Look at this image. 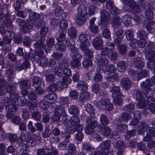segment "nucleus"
<instances>
[{
  "instance_id": "obj_1",
  "label": "nucleus",
  "mask_w": 155,
  "mask_h": 155,
  "mask_svg": "<svg viewBox=\"0 0 155 155\" xmlns=\"http://www.w3.org/2000/svg\"><path fill=\"white\" fill-rule=\"evenodd\" d=\"M153 44L151 43L147 45L144 49L145 55L148 57L149 62L148 63V67L153 68L155 65V51H154Z\"/></svg>"
},
{
  "instance_id": "obj_2",
  "label": "nucleus",
  "mask_w": 155,
  "mask_h": 155,
  "mask_svg": "<svg viewBox=\"0 0 155 155\" xmlns=\"http://www.w3.org/2000/svg\"><path fill=\"white\" fill-rule=\"evenodd\" d=\"M87 11L84 5H81L78 8V13L76 16V22L79 25L84 24L87 19Z\"/></svg>"
},
{
  "instance_id": "obj_3",
  "label": "nucleus",
  "mask_w": 155,
  "mask_h": 155,
  "mask_svg": "<svg viewBox=\"0 0 155 155\" xmlns=\"http://www.w3.org/2000/svg\"><path fill=\"white\" fill-rule=\"evenodd\" d=\"M87 127L85 128V133L87 134H91L94 133V129L96 127L97 124L95 120L94 117L89 116L87 120Z\"/></svg>"
},
{
  "instance_id": "obj_4",
  "label": "nucleus",
  "mask_w": 155,
  "mask_h": 155,
  "mask_svg": "<svg viewBox=\"0 0 155 155\" xmlns=\"http://www.w3.org/2000/svg\"><path fill=\"white\" fill-rule=\"evenodd\" d=\"M16 83H15L12 84L10 83L7 85V92L11 94L10 98L9 99L11 101L15 103L18 100V95L15 92L16 87H15Z\"/></svg>"
},
{
  "instance_id": "obj_5",
  "label": "nucleus",
  "mask_w": 155,
  "mask_h": 155,
  "mask_svg": "<svg viewBox=\"0 0 155 155\" xmlns=\"http://www.w3.org/2000/svg\"><path fill=\"white\" fill-rule=\"evenodd\" d=\"M38 40L34 43V46L35 49V53L38 51H42V48L46 49V46L44 44L45 41V38L43 37H37Z\"/></svg>"
},
{
  "instance_id": "obj_6",
  "label": "nucleus",
  "mask_w": 155,
  "mask_h": 155,
  "mask_svg": "<svg viewBox=\"0 0 155 155\" xmlns=\"http://www.w3.org/2000/svg\"><path fill=\"white\" fill-rule=\"evenodd\" d=\"M37 57L36 61L38 64L41 66H47L48 64V60L44 56V52L43 51H38L36 53Z\"/></svg>"
},
{
  "instance_id": "obj_7",
  "label": "nucleus",
  "mask_w": 155,
  "mask_h": 155,
  "mask_svg": "<svg viewBox=\"0 0 155 155\" xmlns=\"http://www.w3.org/2000/svg\"><path fill=\"white\" fill-rule=\"evenodd\" d=\"M4 104L6 112H15L17 109L15 103L11 101L8 97L5 98Z\"/></svg>"
},
{
  "instance_id": "obj_8",
  "label": "nucleus",
  "mask_w": 155,
  "mask_h": 155,
  "mask_svg": "<svg viewBox=\"0 0 155 155\" xmlns=\"http://www.w3.org/2000/svg\"><path fill=\"white\" fill-rule=\"evenodd\" d=\"M63 58H61L58 61V65L54 67L53 68L54 74L58 77H62L63 74Z\"/></svg>"
},
{
  "instance_id": "obj_9",
  "label": "nucleus",
  "mask_w": 155,
  "mask_h": 155,
  "mask_svg": "<svg viewBox=\"0 0 155 155\" xmlns=\"http://www.w3.org/2000/svg\"><path fill=\"white\" fill-rule=\"evenodd\" d=\"M82 55L80 53H77L72 57V61L70 63L71 66L75 68H78L81 65L80 60Z\"/></svg>"
},
{
  "instance_id": "obj_10",
  "label": "nucleus",
  "mask_w": 155,
  "mask_h": 155,
  "mask_svg": "<svg viewBox=\"0 0 155 155\" xmlns=\"http://www.w3.org/2000/svg\"><path fill=\"white\" fill-rule=\"evenodd\" d=\"M30 66L29 61L27 60H25L22 64H21L20 60H17L16 62L15 66L17 70L20 71L22 70H26Z\"/></svg>"
},
{
  "instance_id": "obj_11",
  "label": "nucleus",
  "mask_w": 155,
  "mask_h": 155,
  "mask_svg": "<svg viewBox=\"0 0 155 155\" xmlns=\"http://www.w3.org/2000/svg\"><path fill=\"white\" fill-rule=\"evenodd\" d=\"M100 14L101 18V23L104 26H106L108 23L110 18V15L107 12L104 10L101 11Z\"/></svg>"
},
{
  "instance_id": "obj_12",
  "label": "nucleus",
  "mask_w": 155,
  "mask_h": 155,
  "mask_svg": "<svg viewBox=\"0 0 155 155\" xmlns=\"http://www.w3.org/2000/svg\"><path fill=\"white\" fill-rule=\"evenodd\" d=\"M103 40L101 36H98L95 38L92 41L93 46L97 50L101 49L102 47Z\"/></svg>"
},
{
  "instance_id": "obj_13",
  "label": "nucleus",
  "mask_w": 155,
  "mask_h": 155,
  "mask_svg": "<svg viewBox=\"0 0 155 155\" xmlns=\"http://www.w3.org/2000/svg\"><path fill=\"white\" fill-rule=\"evenodd\" d=\"M120 83L122 87L126 90L130 88L133 84L131 80L127 78H122L120 81Z\"/></svg>"
},
{
  "instance_id": "obj_14",
  "label": "nucleus",
  "mask_w": 155,
  "mask_h": 155,
  "mask_svg": "<svg viewBox=\"0 0 155 155\" xmlns=\"http://www.w3.org/2000/svg\"><path fill=\"white\" fill-rule=\"evenodd\" d=\"M33 22L32 20L30 19L28 20L26 24L21 27L20 31L24 33H28L30 29H31L33 26Z\"/></svg>"
},
{
  "instance_id": "obj_15",
  "label": "nucleus",
  "mask_w": 155,
  "mask_h": 155,
  "mask_svg": "<svg viewBox=\"0 0 155 155\" xmlns=\"http://www.w3.org/2000/svg\"><path fill=\"white\" fill-rule=\"evenodd\" d=\"M69 64L68 61L65 59H63V74L68 76H70L71 75V71L70 69L68 67Z\"/></svg>"
},
{
  "instance_id": "obj_16",
  "label": "nucleus",
  "mask_w": 155,
  "mask_h": 155,
  "mask_svg": "<svg viewBox=\"0 0 155 155\" xmlns=\"http://www.w3.org/2000/svg\"><path fill=\"white\" fill-rule=\"evenodd\" d=\"M57 96L54 93H50L46 95L44 99V100L49 103H53L56 100Z\"/></svg>"
},
{
  "instance_id": "obj_17",
  "label": "nucleus",
  "mask_w": 155,
  "mask_h": 155,
  "mask_svg": "<svg viewBox=\"0 0 155 155\" xmlns=\"http://www.w3.org/2000/svg\"><path fill=\"white\" fill-rule=\"evenodd\" d=\"M68 111L71 115L78 116L79 115L80 110L78 106L72 105H71L69 107Z\"/></svg>"
},
{
  "instance_id": "obj_18",
  "label": "nucleus",
  "mask_w": 155,
  "mask_h": 155,
  "mask_svg": "<svg viewBox=\"0 0 155 155\" xmlns=\"http://www.w3.org/2000/svg\"><path fill=\"white\" fill-rule=\"evenodd\" d=\"M127 67V64L124 61H121L117 64V68L119 72L124 71Z\"/></svg>"
},
{
  "instance_id": "obj_19",
  "label": "nucleus",
  "mask_w": 155,
  "mask_h": 155,
  "mask_svg": "<svg viewBox=\"0 0 155 155\" xmlns=\"http://www.w3.org/2000/svg\"><path fill=\"white\" fill-rule=\"evenodd\" d=\"M131 118V115L126 112H123L121 114L118 118L120 121H128Z\"/></svg>"
},
{
  "instance_id": "obj_20",
  "label": "nucleus",
  "mask_w": 155,
  "mask_h": 155,
  "mask_svg": "<svg viewBox=\"0 0 155 155\" xmlns=\"http://www.w3.org/2000/svg\"><path fill=\"white\" fill-rule=\"evenodd\" d=\"M19 86L21 89L29 87L30 86V82L28 79H21L18 82Z\"/></svg>"
},
{
  "instance_id": "obj_21",
  "label": "nucleus",
  "mask_w": 155,
  "mask_h": 155,
  "mask_svg": "<svg viewBox=\"0 0 155 155\" xmlns=\"http://www.w3.org/2000/svg\"><path fill=\"white\" fill-rule=\"evenodd\" d=\"M5 18L6 19L3 21V25L8 28L12 27V22L8 15H6L5 16Z\"/></svg>"
},
{
  "instance_id": "obj_22",
  "label": "nucleus",
  "mask_w": 155,
  "mask_h": 155,
  "mask_svg": "<svg viewBox=\"0 0 155 155\" xmlns=\"http://www.w3.org/2000/svg\"><path fill=\"white\" fill-rule=\"evenodd\" d=\"M42 83V79L38 76H34L33 78V86L35 87H40Z\"/></svg>"
},
{
  "instance_id": "obj_23",
  "label": "nucleus",
  "mask_w": 155,
  "mask_h": 155,
  "mask_svg": "<svg viewBox=\"0 0 155 155\" xmlns=\"http://www.w3.org/2000/svg\"><path fill=\"white\" fill-rule=\"evenodd\" d=\"M111 91L112 93V97L118 96L121 97L122 94L120 91V87L119 86H115L111 88Z\"/></svg>"
},
{
  "instance_id": "obj_24",
  "label": "nucleus",
  "mask_w": 155,
  "mask_h": 155,
  "mask_svg": "<svg viewBox=\"0 0 155 155\" xmlns=\"http://www.w3.org/2000/svg\"><path fill=\"white\" fill-rule=\"evenodd\" d=\"M148 129V126L144 122H140L138 126L137 130L139 132V134H142L144 130L146 129Z\"/></svg>"
},
{
  "instance_id": "obj_25",
  "label": "nucleus",
  "mask_w": 155,
  "mask_h": 155,
  "mask_svg": "<svg viewBox=\"0 0 155 155\" xmlns=\"http://www.w3.org/2000/svg\"><path fill=\"white\" fill-rule=\"evenodd\" d=\"M122 21L124 25L127 26H129L131 23V19L130 17L128 15L123 16Z\"/></svg>"
},
{
  "instance_id": "obj_26",
  "label": "nucleus",
  "mask_w": 155,
  "mask_h": 155,
  "mask_svg": "<svg viewBox=\"0 0 155 155\" xmlns=\"http://www.w3.org/2000/svg\"><path fill=\"white\" fill-rule=\"evenodd\" d=\"M66 34L64 32L62 31H59L58 36L56 40L59 42H61L66 40Z\"/></svg>"
},
{
  "instance_id": "obj_27",
  "label": "nucleus",
  "mask_w": 155,
  "mask_h": 155,
  "mask_svg": "<svg viewBox=\"0 0 155 155\" xmlns=\"http://www.w3.org/2000/svg\"><path fill=\"white\" fill-rule=\"evenodd\" d=\"M14 70L11 68L9 65H8L7 69L6 72L5 74L9 78L12 79L14 78Z\"/></svg>"
},
{
  "instance_id": "obj_28",
  "label": "nucleus",
  "mask_w": 155,
  "mask_h": 155,
  "mask_svg": "<svg viewBox=\"0 0 155 155\" xmlns=\"http://www.w3.org/2000/svg\"><path fill=\"white\" fill-rule=\"evenodd\" d=\"M54 112L55 114L60 115L66 113L64 107L62 106H56Z\"/></svg>"
},
{
  "instance_id": "obj_29",
  "label": "nucleus",
  "mask_w": 155,
  "mask_h": 155,
  "mask_svg": "<svg viewBox=\"0 0 155 155\" xmlns=\"http://www.w3.org/2000/svg\"><path fill=\"white\" fill-rule=\"evenodd\" d=\"M117 74L115 73L114 74L108 75L107 77V80L108 82L112 83L115 81H117Z\"/></svg>"
},
{
  "instance_id": "obj_30",
  "label": "nucleus",
  "mask_w": 155,
  "mask_h": 155,
  "mask_svg": "<svg viewBox=\"0 0 155 155\" xmlns=\"http://www.w3.org/2000/svg\"><path fill=\"white\" fill-rule=\"evenodd\" d=\"M97 64L101 66H104L107 65L109 63L107 59L103 57H101L98 60Z\"/></svg>"
},
{
  "instance_id": "obj_31",
  "label": "nucleus",
  "mask_w": 155,
  "mask_h": 155,
  "mask_svg": "<svg viewBox=\"0 0 155 155\" xmlns=\"http://www.w3.org/2000/svg\"><path fill=\"white\" fill-rule=\"evenodd\" d=\"M90 97V94L87 92H82L80 95L79 99L84 101L87 100Z\"/></svg>"
},
{
  "instance_id": "obj_32",
  "label": "nucleus",
  "mask_w": 155,
  "mask_h": 155,
  "mask_svg": "<svg viewBox=\"0 0 155 155\" xmlns=\"http://www.w3.org/2000/svg\"><path fill=\"white\" fill-rule=\"evenodd\" d=\"M129 9L130 11L133 12H137L140 9L139 6L137 5L134 2L129 6Z\"/></svg>"
},
{
  "instance_id": "obj_33",
  "label": "nucleus",
  "mask_w": 155,
  "mask_h": 155,
  "mask_svg": "<svg viewBox=\"0 0 155 155\" xmlns=\"http://www.w3.org/2000/svg\"><path fill=\"white\" fill-rule=\"evenodd\" d=\"M121 20L120 17L117 16L114 17H113L111 20L112 23L116 26L120 25Z\"/></svg>"
},
{
  "instance_id": "obj_34",
  "label": "nucleus",
  "mask_w": 155,
  "mask_h": 155,
  "mask_svg": "<svg viewBox=\"0 0 155 155\" xmlns=\"http://www.w3.org/2000/svg\"><path fill=\"white\" fill-rule=\"evenodd\" d=\"M115 146L116 148L118 150H123L126 147L124 142L120 140L117 141L115 143Z\"/></svg>"
},
{
  "instance_id": "obj_35",
  "label": "nucleus",
  "mask_w": 155,
  "mask_h": 155,
  "mask_svg": "<svg viewBox=\"0 0 155 155\" xmlns=\"http://www.w3.org/2000/svg\"><path fill=\"white\" fill-rule=\"evenodd\" d=\"M154 24V22L153 21H150L147 23L146 28L149 33H152L154 32V29L153 26Z\"/></svg>"
},
{
  "instance_id": "obj_36",
  "label": "nucleus",
  "mask_w": 155,
  "mask_h": 155,
  "mask_svg": "<svg viewBox=\"0 0 155 155\" xmlns=\"http://www.w3.org/2000/svg\"><path fill=\"white\" fill-rule=\"evenodd\" d=\"M42 121L44 123L48 122L50 120V113L47 111H44L42 114Z\"/></svg>"
},
{
  "instance_id": "obj_37",
  "label": "nucleus",
  "mask_w": 155,
  "mask_h": 155,
  "mask_svg": "<svg viewBox=\"0 0 155 155\" xmlns=\"http://www.w3.org/2000/svg\"><path fill=\"white\" fill-rule=\"evenodd\" d=\"M146 18L148 20H152L153 18V12L151 9H147L145 12Z\"/></svg>"
},
{
  "instance_id": "obj_38",
  "label": "nucleus",
  "mask_w": 155,
  "mask_h": 155,
  "mask_svg": "<svg viewBox=\"0 0 155 155\" xmlns=\"http://www.w3.org/2000/svg\"><path fill=\"white\" fill-rule=\"evenodd\" d=\"M111 142L109 140L104 141L100 144L99 147L101 149H108L111 146Z\"/></svg>"
},
{
  "instance_id": "obj_39",
  "label": "nucleus",
  "mask_w": 155,
  "mask_h": 155,
  "mask_svg": "<svg viewBox=\"0 0 155 155\" xmlns=\"http://www.w3.org/2000/svg\"><path fill=\"white\" fill-rule=\"evenodd\" d=\"M68 151V153L71 155H74L76 153V148L74 145L72 143L70 144L69 145Z\"/></svg>"
},
{
  "instance_id": "obj_40",
  "label": "nucleus",
  "mask_w": 155,
  "mask_h": 155,
  "mask_svg": "<svg viewBox=\"0 0 155 155\" xmlns=\"http://www.w3.org/2000/svg\"><path fill=\"white\" fill-rule=\"evenodd\" d=\"M78 87L80 90L83 91H86L88 89L87 84L83 81H80L78 83Z\"/></svg>"
},
{
  "instance_id": "obj_41",
  "label": "nucleus",
  "mask_w": 155,
  "mask_h": 155,
  "mask_svg": "<svg viewBox=\"0 0 155 155\" xmlns=\"http://www.w3.org/2000/svg\"><path fill=\"white\" fill-rule=\"evenodd\" d=\"M111 129L109 127L107 126H104L102 128V134L106 137L108 136L111 133Z\"/></svg>"
},
{
  "instance_id": "obj_42",
  "label": "nucleus",
  "mask_w": 155,
  "mask_h": 155,
  "mask_svg": "<svg viewBox=\"0 0 155 155\" xmlns=\"http://www.w3.org/2000/svg\"><path fill=\"white\" fill-rule=\"evenodd\" d=\"M82 65L86 68L92 66L93 65L92 61L89 59H85L82 62Z\"/></svg>"
},
{
  "instance_id": "obj_43",
  "label": "nucleus",
  "mask_w": 155,
  "mask_h": 155,
  "mask_svg": "<svg viewBox=\"0 0 155 155\" xmlns=\"http://www.w3.org/2000/svg\"><path fill=\"white\" fill-rule=\"evenodd\" d=\"M50 151L48 148H39L37 150L36 153L37 155H45L47 151Z\"/></svg>"
},
{
  "instance_id": "obj_44",
  "label": "nucleus",
  "mask_w": 155,
  "mask_h": 155,
  "mask_svg": "<svg viewBox=\"0 0 155 155\" xmlns=\"http://www.w3.org/2000/svg\"><path fill=\"white\" fill-rule=\"evenodd\" d=\"M100 121L101 123L104 125L108 124L109 123L108 117L104 114H102L100 116Z\"/></svg>"
},
{
  "instance_id": "obj_45",
  "label": "nucleus",
  "mask_w": 155,
  "mask_h": 155,
  "mask_svg": "<svg viewBox=\"0 0 155 155\" xmlns=\"http://www.w3.org/2000/svg\"><path fill=\"white\" fill-rule=\"evenodd\" d=\"M90 38V35L88 34H81L79 36V40L81 43L86 42Z\"/></svg>"
},
{
  "instance_id": "obj_46",
  "label": "nucleus",
  "mask_w": 155,
  "mask_h": 155,
  "mask_svg": "<svg viewBox=\"0 0 155 155\" xmlns=\"http://www.w3.org/2000/svg\"><path fill=\"white\" fill-rule=\"evenodd\" d=\"M85 110L90 114L94 115L95 114L94 108L90 104H87L85 107Z\"/></svg>"
},
{
  "instance_id": "obj_47",
  "label": "nucleus",
  "mask_w": 155,
  "mask_h": 155,
  "mask_svg": "<svg viewBox=\"0 0 155 155\" xmlns=\"http://www.w3.org/2000/svg\"><path fill=\"white\" fill-rule=\"evenodd\" d=\"M148 104L147 100L144 99L139 101L137 104V107L139 108H143Z\"/></svg>"
},
{
  "instance_id": "obj_48",
  "label": "nucleus",
  "mask_w": 155,
  "mask_h": 155,
  "mask_svg": "<svg viewBox=\"0 0 155 155\" xmlns=\"http://www.w3.org/2000/svg\"><path fill=\"white\" fill-rule=\"evenodd\" d=\"M77 116H74L71 117L70 122L71 125L75 126L79 123L80 120Z\"/></svg>"
},
{
  "instance_id": "obj_49",
  "label": "nucleus",
  "mask_w": 155,
  "mask_h": 155,
  "mask_svg": "<svg viewBox=\"0 0 155 155\" xmlns=\"http://www.w3.org/2000/svg\"><path fill=\"white\" fill-rule=\"evenodd\" d=\"M32 118L35 120L38 121L40 120L41 116L40 112L38 111H36L32 113Z\"/></svg>"
},
{
  "instance_id": "obj_50",
  "label": "nucleus",
  "mask_w": 155,
  "mask_h": 155,
  "mask_svg": "<svg viewBox=\"0 0 155 155\" xmlns=\"http://www.w3.org/2000/svg\"><path fill=\"white\" fill-rule=\"evenodd\" d=\"M126 38L128 40L131 41L134 39V32L130 30H128L125 32Z\"/></svg>"
},
{
  "instance_id": "obj_51",
  "label": "nucleus",
  "mask_w": 155,
  "mask_h": 155,
  "mask_svg": "<svg viewBox=\"0 0 155 155\" xmlns=\"http://www.w3.org/2000/svg\"><path fill=\"white\" fill-rule=\"evenodd\" d=\"M146 97V96L144 92L139 91L137 92L136 98L137 100L140 101L143 100Z\"/></svg>"
},
{
  "instance_id": "obj_52",
  "label": "nucleus",
  "mask_w": 155,
  "mask_h": 155,
  "mask_svg": "<svg viewBox=\"0 0 155 155\" xmlns=\"http://www.w3.org/2000/svg\"><path fill=\"white\" fill-rule=\"evenodd\" d=\"M33 22L35 26L37 28L43 26L45 25L44 21L40 19L35 20Z\"/></svg>"
},
{
  "instance_id": "obj_53",
  "label": "nucleus",
  "mask_w": 155,
  "mask_h": 155,
  "mask_svg": "<svg viewBox=\"0 0 155 155\" xmlns=\"http://www.w3.org/2000/svg\"><path fill=\"white\" fill-rule=\"evenodd\" d=\"M68 33L69 35L72 38L76 37L77 34V31L74 28H73L68 29Z\"/></svg>"
},
{
  "instance_id": "obj_54",
  "label": "nucleus",
  "mask_w": 155,
  "mask_h": 155,
  "mask_svg": "<svg viewBox=\"0 0 155 155\" xmlns=\"http://www.w3.org/2000/svg\"><path fill=\"white\" fill-rule=\"evenodd\" d=\"M55 48L58 50L64 51L66 49V46L64 44L59 43L56 45Z\"/></svg>"
},
{
  "instance_id": "obj_55",
  "label": "nucleus",
  "mask_w": 155,
  "mask_h": 155,
  "mask_svg": "<svg viewBox=\"0 0 155 155\" xmlns=\"http://www.w3.org/2000/svg\"><path fill=\"white\" fill-rule=\"evenodd\" d=\"M27 99L23 96L21 97L18 100V104L20 106H24L27 103Z\"/></svg>"
},
{
  "instance_id": "obj_56",
  "label": "nucleus",
  "mask_w": 155,
  "mask_h": 155,
  "mask_svg": "<svg viewBox=\"0 0 155 155\" xmlns=\"http://www.w3.org/2000/svg\"><path fill=\"white\" fill-rule=\"evenodd\" d=\"M147 75V71L146 70H142L139 72L137 74V77L138 81L139 79L145 77Z\"/></svg>"
},
{
  "instance_id": "obj_57",
  "label": "nucleus",
  "mask_w": 155,
  "mask_h": 155,
  "mask_svg": "<svg viewBox=\"0 0 155 155\" xmlns=\"http://www.w3.org/2000/svg\"><path fill=\"white\" fill-rule=\"evenodd\" d=\"M62 81L64 85H66V87H67L68 84H69L71 81V80L69 77L64 76L62 78Z\"/></svg>"
},
{
  "instance_id": "obj_58",
  "label": "nucleus",
  "mask_w": 155,
  "mask_h": 155,
  "mask_svg": "<svg viewBox=\"0 0 155 155\" xmlns=\"http://www.w3.org/2000/svg\"><path fill=\"white\" fill-rule=\"evenodd\" d=\"M51 133V132L50 130L48 128H46L44 130L42 136L44 138H47L50 136Z\"/></svg>"
},
{
  "instance_id": "obj_59",
  "label": "nucleus",
  "mask_w": 155,
  "mask_h": 155,
  "mask_svg": "<svg viewBox=\"0 0 155 155\" xmlns=\"http://www.w3.org/2000/svg\"><path fill=\"white\" fill-rule=\"evenodd\" d=\"M103 36L105 38L108 39L111 37V33L108 29L106 28L104 29L102 32Z\"/></svg>"
},
{
  "instance_id": "obj_60",
  "label": "nucleus",
  "mask_w": 155,
  "mask_h": 155,
  "mask_svg": "<svg viewBox=\"0 0 155 155\" xmlns=\"http://www.w3.org/2000/svg\"><path fill=\"white\" fill-rule=\"evenodd\" d=\"M7 152L8 153H11L13 155H18V152L12 146L8 147L7 150Z\"/></svg>"
},
{
  "instance_id": "obj_61",
  "label": "nucleus",
  "mask_w": 155,
  "mask_h": 155,
  "mask_svg": "<svg viewBox=\"0 0 155 155\" xmlns=\"http://www.w3.org/2000/svg\"><path fill=\"white\" fill-rule=\"evenodd\" d=\"M68 27V23L65 20H61L60 23V28L61 29L65 30Z\"/></svg>"
},
{
  "instance_id": "obj_62",
  "label": "nucleus",
  "mask_w": 155,
  "mask_h": 155,
  "mask_svg": "<svg viewBox=\"0 0 155 155\" xmlns=\"http://www.w3.org/2000/svg\"><path fill=\"white\" fill-rule=\"evenodd\" d=\"M147 135L152 137L155 136V129L151 127H149L147 130Z\"/></svg>"
},
{
  "instance_id": "obj_63",
  "label": "nucleus",
  "mask_w": 155,
  "mask_h": 155,
  "mask_svg": "<svg viewBox=\"0 0 155 155\" xmlns=\"http://www.w3.org/2000/svg\"><path fill=\"white\" fill-rule=\"evenodd\" d=\"M46 44L48 47H52L54 45V39L52 38H48L46 40Z\"/></svg>"
},
{
  "instance_id": "obj_64",
  "label": "nucleus",
  "mask_w": 155,
  "mask_h": 155,
  "mask_svg": "<svg viewBox=\"0 0 155 155\" xmlns=\"http://www.w3.org/2000/svg\"><path fill=\"white\" fill-rule=\"evenodd\" d=\"M120 97L118 96L113 97L114 102L115 105H120L122 104V101Z\"/></svg>"
}]
</instances>
